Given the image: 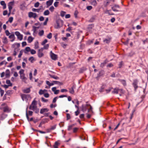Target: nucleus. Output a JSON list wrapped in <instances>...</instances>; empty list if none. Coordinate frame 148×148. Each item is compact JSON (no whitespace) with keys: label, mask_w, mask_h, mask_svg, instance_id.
Listing matches in <instances>:
<instances>
[{"label":"nucleus","mask_w":148,"mask_h":148,"mask_svg":"<svg viewBox=\"0 0 148 148\" xmlns=\"http://www.w3.org/2000/svg\"><path fill=\"white\" fill-rule=\"evenodd\" d=\"M1 4L3 6V9H5L6 8V4L5 3V2L4 1H1L0 2Z\"/></svg>","instance_id":"14"},{"label":"nucleus","mask_w":148,"mask_h":148,"mask_svg":"<svg viewBox=\"0 0 148 148\" xmlns=\"http://www.w3.org/2000/svg\"><path fill=\"white\" fill-rule=\"evenodd\" d=\"M119 80L124 86L126 85V81L125 80L120 79Z\"/></svg>","instance_id":"23"},{"label":"nucleus","mask_w":148,"mask_h":148,"mask_svg":"<svg viewBox=\"0 0 148 148\" xmlns=\"http://www.w3.org/2000/svg\"><path fill=\"white\" fill-rule=\"evenodd\" d=\"M20 77L22 79L23 81H25L26 79V78L24 74L20 75Z\"/></svg>","instance_id":"29"},{"label":"nucleus","mask_w":148,"mask_h":148,"mask_svg":"<svg viewBox=\"0 0 148 148\" xmlns=\"http://www.w3.org/2000/svg\"><path fill=\"white\" fill-rule=\"evenodd\" d=\"M0 92L1 94V96H2L4 93V91L2 90L1 89V88H0Z\"/></svg>","instance_id":"40"},{"label":"nucleus","mask_w":148,"mask_h":148,"mask_svg":"<svg viewBox=\"0 0 148 148\" xmlns=\"http://www.w3.org/2000/svg\"><path fill=\"white\" fill-rule=\"evenodd\" d=\"M49 75L51 78H53L55 79H59V78L57 76H56L54 75H52L51 74H49Z\"/></svg>","instance_id":"19"},{"label":"nucleus","mask_w":148,"mask_h":148,"mask_svg":"<svg viewBox=\"0 0 148 148\" xmlns=\"http://www.w3.org/2000/svg\"><path fill=\"white\" fill-rule=\"evenodd\" d=\"M53 1V0H49L47 1L46 4L47 6H49L52 5Z\"/></svg>","instance_id":"16"},{"label":"nucleus","mask_w":148,"mask_h":148,"mask_svg":"<svg viewBox=\"0 0 148 148\" xmlns=\"http://www.w3.org/2000/svg\"><path fill=\"white\" fill-rule=\"evenodd\" d=\"M49 12L48 10L45 11L44 12V14L45 16L49 15Z\"/></svg>","instance_id":"34"},{"label":"nucleus","mask_w":148,"mask_h":148,"mask_svg":"<svg viewBox=\"0 0 148 148\" xmlns=\"http://www.w3.org/2000/svg\"><path fill=\"white\" fill-rule=\"evenodd\" d=\"M123 65V62L122 61L119 64V68H120Z\"/></svg>","instance_id":"57"},{"label":"nucleus","mask_w":148,"mask_h":148,"mask_svg":"<svg viewBox=\"0 0 148 148\" xmlns=\"http://www.w3.org/2000/svg\"><path fill=\"white\" fill-rule=\"evenodd\" d=\"M138 81L136 79H135L133 80L132 85L134 88V90L135 91H136L137 88L138 87Z\"/></svg>","instance_id":"3"},{"label":"nucleus","mask_w":148,"mask_h":148,"mask_svg":"<svg viewBox=\"0 0 148 148\" xmlns=\"http://www.w3.org/2000/svg\"><path fill=\"white\" fill-rule=\"evenodd\" d=\"M59 143L58 142H55L53 146L54 148H58V147L59 145Z\"/></svg>","instance_id":"24"},{"label":"nucleus","mask_w":148,"mask_h":148,"mask_svg":"<svg viewBox=\"0 0 148 148\" xmlns=\"http://www.w3.org/2000/svg\"><path fill=\"white\" fill-rule=\"evenodd\" d=\"M3 111L4 112H9L8 107H5L3 108Z\"/></svg>","instance_id":"25"},{"label":"nucleus","mask_w":148,"mask_h":148,"mask_svg":"<svg viewBox=\"0 0 148 148\" xmlns=\"http://www.w3.org/2000/svg\"><path fill=\"white\" fill-rule=\"evenodd\" d=\"M12 93V90H8L6 92V95H9Z\"/></svg>","instance_id":"37"},{"label":"nucleus","mask_w":148,"mask_h":148,"mask_svg":"<svg viewBox=\"0 0 148 148\" xmlns=\"http://www.w3.org/2000/svg\"><path fill=\"white\" fill-rule=\"evenodd\" d=\"M56 25L55 26V28L56 29H58L60 28V26L59 23L57 21L56 22Z\"/></svg>","instance_id":"31"},{"label":"nucleus","mask_w":148,"mask_h":148,"mask_svg":"<svg viewBox=\"0 0 148 148\" xmlns=\"http://www.w3.org/2000/svg\"><path fill=\"white\" fill-rule=\"evenodd\" d=\"M6 83L8 84L10 86H11L12 85V84L10 82V81L9 80H7L6 81Z\"/></svg>","instance_id":"27"},{"label":"nucleus","mask_w":148,"mask_h":148,"mask_svg":"<svg viewBox=\"0 0 148 148\" xmlns=\"http://www.w3.org/2000/svg\"><path fill=\"white\" fill-rule=\"evenodd\" d=\"M66 118L67 120H68L70 119L71 116L69 114L67 113L66 114Z\"/></svg>","instance_id":"54"},{"label":"nucleus","mask_w":148,"mask_h":148,"mask_svg":"<svg viewBox=\"0 0 148 148\" xmlns=\"http://www.w3.org/2000/svg\"><path fill=\"white\" fill-rule=\"evenodd\" d=\"M92 7L91 6H88L86 7V9L88 10H90L92 9Z\"/></svg>","instance_id":"56"},{"label":"nucleus","mask_w":148,"mask_h":148,"mask_svg":"<svg viewBox=\"0 0 148 148\" xmlns=\"http://www.w3.org/2000/svg\"><path fill=\"white\" fill-rule=\"evenodd\" d=\"M7 63V62H5V61H3L2 62H1L0 63V66H1L4 64H6Z\"/></svg>","instance_id":"60"},{"label":"nucleus","mask_w":148,"mask_h":148,"mask_svg":"<svg viewBox=\"0 0 148 148\" xmlns=\"http://www.w3.org/2000/svg\"><path fill=\"white\" fill-rule=\"evenodd\" d=\"M29 96V95L24 94H21V98L23 101H24L25 99H26Z\"/></svg>","instance_id":"9"},{"label":"nucleus","mask_w":148,"mask_h":148,"mask_svg":"<svg viewBox=\"0 0 148 148\" xmlns=\"http://www.w3.org/2000/svg\"><path fill=\"white\" fill-rule=\"evenodd\" d=\"M5 76L6 77H9L10 76V72L9 69H7L5 71Z\"/></svg>","instance_id":"11"},{"label":"nucleus","mask_w":148,"mask_h":148,"mask_svg":"<svg viewBox=\"0 0 148 148\" xmlns=\"http://www.w3.org/2000/svg\"><path fill=\"white\" fill-rule=\"evenodd\" d=\"M120 125V122L119 123H118V124L115 127L114 129V131H115L119 127Z\"/></svg>","instance_id":"53"},{"label":"nucleus","mask_w":148,"mask_h":148,"mask_svg":"<svg viewBox=\"0 0 148 148\" xmlns=\"http://www.w3.org/2000/svg\"><path fill=\"white\" fill-rule=\"evenodd\" d=\"M36 113H38L39 112V109L37 108L33 110Z\"/></svg>","instance_id":"49"},{"label":"nucleus","mask_w":148,"mask_h":148,"mask_svg":"<svg viewBox=\"0 0 148 148\" xmlns=\"http://www.w3.org/2000/svg\"><path fill=\"white\" fill-rule=\"evenodd\" d=\"M39 47L38 42H35L34 44V48L36 49Z\"/></svg>","instance_id":"33"},{"label":"nucleus","mask_w":148,"mask_h":148,"mask_svg":"<svg viewBox=\"0 0 148 148\" xmlns=\"http://www.w3.org/2000/svg\"><path fill=\"white\" fill-rule=\"evenodd\" d=\"M50 55L52 59L56 60L57 59V55L53 53L52 51L50 52Z\"/></svg>","instance_id":"7"},{"label":"nucleus","mask_w":148,"mask_h":148,"mask_svg":"<svg viewBox=\"0 0 148 148\" xmlns=\"http://www.w3.org/2000/svg\"><path fill=\"white\" fill-rule=\"evenodd\" d=\"M104 74V71L103 70H101L99 71V73L97 75V76L96 77V78L98 80V78L99 77L103 75Z\"/></svg>","instance_id":"8"},{"label":"nucleus","mask_w":148,"mask_h":148,"mask_svg":"<svg viewBox=\"0 0 148 148\" xmlns=\"http://www.w3.org/2000/svg\"><path fill=\"white\" fill-rule=\"evenodd\" d=\"M48 111H49V109L47 108H43V109H42L40 110V112L41 114H42L45 112H48Z\"/></svg>","instance_id":"12"},{"label":"nucleus","mask_w":148,"mask_h":148,"mask_svg":"<svg viewBox=\"0 0 148 148\" xmlns=\"http://www.w3.org/2000/svg\"><path fill=\"white\" fill-rule=\"evenodd\" d=\"M78 13V11L77 10H76L74 12V15L75 17L76 18H77V15Z\"/></svg>","instance_id":"45"},{"label":"nucleus","mask_w":148,"mask_h":148,"mask_svg":"<svg viewBox=\"0 0 148 148\" xmlns=\"http://www.w3.org/2000/svg\"><path fill=\"white\" fill-rule=\"evenodd\" d=\"M39 5V3L38 2H37L35 3L34 4V7H38Z\"/></svg>","instance_id":"63"},{"label":"nucleus","mask_w":148,"mask_h":148,"mask_svg":"<svg viewBox=\"0 0 148 148\" xmlns=\"http://www.w3.org/2000/svg\"><path fill=\"white\" fill-rule=\"evenodd\" d=\"M38 57L40 58L43 57L44 54L42 53V52L38 51Z\"/></svg>","instance_id":"13"},{"label":"nucleus","mask_w":148,"mask_h":148,"mask_svg":"<svg viewBox=\"0 0 148 148\" xmlns=\"http://www.w3.org/2000/svg\"><path fill=\"white\" fill-rule=\"evenodd\" d=\"M90 106V108L88 109V112L90 114L93 113L92 108V106L89 104H86L85 105H82V110L83 112L86 111L87 109V107Z\"/></svg>","instance_id":"1"},{"label":"nucleus","mask_w":148,"mask_h":148,"mask_svg":"<svg viewBox=\"0 0 148 148\" xmlns=\"http://www.w3.org/2000/svg\"><path fill=\"white\" fill-rule=\"evenodd\" d=\"M24 70L23 69H21L19 72V73L20 74V75H21L23 74H24Z\"/></svg>","instance_id":"46"},{"label":"nucleus","mask_w":148,"mask_h":148,"mask_svg":"<svg viewBox=\"0 0 148 148\" xmlns=\"http://www.w3.org/2000/svg\"><path fill=\"white\" fill-rule=\"evenodd\" d=\"M38 28H39V27H35L34 26H33V31L35 33L36 32V29L37 28L38 29Z\"/></svg>","instance_id":"39"},{"label":"nucleus","mask_w":148,"mask_h":148,"mask_svg":"<svg viewBox=\"0 0 148 148\" xmlns=\"http://www.w3.org/2000/svg\"><path fill=\"white\" fill-rule=\"evenodd\" d=\"M30 88H27L26 89H25L23 90V92L24 93H28L30 92Z\"/></svg>","instance_id":"15"},{"label":"nucleus","mask_w":148,"mask_h":148,"mask_svg":"<svg viewBox=\"0 0 148 148\" xmlns=\"http://www.w3.org/2000/svg\"><path fill=\"white\" fill-rule=\"evenodd\" d=\"M15 34L17 37L20 40H22L23 38V36L20 34L18 32L16 31L15 33Z\"/></svg>","instance_id":"5"},{"label":"nucleus","mask_w":148,"mask_h":148,"mask_svg":"<svg viewBox=\"0 0 148 148\" xmlns=\"http://www.w3.org/2000/svg\"><path fill=\"white\" fill-rule=\"evenodd\" d=\"M34 59V58L33 57H31L29 58V60L32 63Z\"/></svg>","instance_id":"47"},{"label":"nucleus","mask_w":148,"mask_h":148,"mask_svg":"<svg viewBox=\"0 0 148 148\" xmlns=\"http://www.w3.org/2000/svg\"><path fill=\"white\" fill-rule=\"evenodd\" d=\"M14 4V1L10 2L8 4V6H13Z\"/></svg>","instance_id":"36"},{"label":"nucleus","mask_w":148,"mask_h":148,"mask_svg":"<svg viewBox=\"0 0 148 148\" xmlns=\"http://www.w3.org/2000/svg\"><path fill=\"white\" fill-rule=\"evenodd\" d=\"M119 92H120L121 93H123L122 89L116 88H114V90L112 92V93L114 94H117Z\"/></svg>","instance_id":"4"},{"label":"nucleus","mask_w":148,"mask_h":148,"mask_svg":"<svg viewBox=\"0 0 148 148\" xmlns=\"http://www.w3.org/2000/svg\"><path fill=\"white\" fill-rule=\"evenodd\" d=\"M49 47V45L48 44L45 45L43 47V48L45 49H48Z\"/></svg>","instance_id":"51"},{"label":"nucleus","mask_w":148,"mask_h":148,"mask_svg":"<svg viewBox=\"0 0 148 148\" xmlns=\"http://www.w3.org/2000/svg\"><path fill=\"white\" fill-rule=\"evenodd\" d=\"M36 102V101L34 100L32 101V104L30 105L29 107V109L30 110H33L37 108Z\"/></svg>","instance_id":"2"},{"label":"nucleus","mask_w":148,"mask_h":148,"mask_svg":"<svg viewBox=\"0 0 148 148\" xmlns=\"http://www.w3.org/2000/svg\"><path fill=\"white\" fill-rule=\"evenodd\" d=\"M30 52L31 54H35L36 53V51L35 50L33 49L31 50Z\"/></svg>","instance_id":"44"},{"label":"nucleus","mask_w":148,"mask_h":148,"mask_svg":"<svg viewBox=\"0 0 148 148\" xmlns=\"http://www.w3.org/2000/svg\"><path fill=\"white\" fill-rule=\"evenodd\" d=\"M44 93V91L41 89L40 90L39 92V93L40 95L43 94Z\"/></svg>","instance_id":"62"},{"label":"nucleus","mask_w":148,"mask_h":148,"mask_svg":"<svg viewBox=\"0 0 148 148\" xmlns=\"http://www.w3.org/2000/svg\"><path fill=\"white\" fill-rule=\"evenodd\" d=\"M110 40L111 38H109L108 39H104L103 40V42L106 43H109L110 42Z\"/></svg>","instance_id":"21"},{"label":"nucleus","mask_w":148,"mask_h":148,"mask_svg":"<svg viewBox=\"0 0 148 148\" xmlns=\"http://www.w3.org/2000/svg\"><path fill=\"white\" fill-rule=\"evenodd\" d=\"M76 124L75 123V124H72V125H69V126L68 127V131H70V130H71V129H72L73 127L74 126H75V125Z\"/></svg>","instance_id":"20"},{"label":"nucleus","mask_w":148,"mask_h":148,"mask_svg":"<svg viewBox=\"0 0 148 148\" xmlns=\"http://www.w3.org/2000/svg\"><path fill=\"white\" fill-rule=\"evenodd\" d=\"M47 42V40L46 39H45L42 43V45H44Z\"/></svg>","instance_id":"50"},{"label":"nucleus","mask_w":148,"mask_h":148,"mask_svg":"<svg viewBox=\"0 0 148 148\" xmlns=\"http://www.w3.org/2000/svg\"><path fill=\"white\" fill-rule=\"evenodd\" d=\"M13 19V18L12 17H10L9 18L8 21L10 23H12V22Z\"/></svg>","instance_id":"42"},{"label":"nucleus","mask_w":148,"mask_h":148,"mask_svg":"<svg viewBox=\"0 0 148 148\" xmlns=\"http://www.w3.org/2000/svg\"><path fill=\"white\" fill-rule=\"evenodd\" d=\"M56 125H55L53 126H51V129L52 130H55L56 127Z\"/></svg>","instance_id":"43"},{"label":"nucleus","mask_w":148,"mask_h":148,"mask_svg":"<svg viewBox=\"0 0 148 148\" xmlns=\"http://www.w3.org/2000/svg\"><path fill=\"white\" fill-rule=\"evenodd\" d=\"M108 61L107 59H106L103 62L101 63V66L103 67L108 62Z\"/></svg>","instance_id":"22"},{"label":"nucleus","mask_w":148,"mask_h":148,"mask_svg":"<svg viewBox=\"0 0 148 148\" xmlns=\"http://www.w3.org/2000/svg\"><path fill=\"white\" fill-rule=\"evenodd\" d=\"M54 8L53 6H51L49 9V10L52 12L54 11Z\"/></svg>","instance_id":"59"},{"label":"nucleus","mask_w":148,"mask_h":148,"mask_svg":"<svg viewBox=\"0 0 148 148\" xmlns=\"http://www.w3.org/2000/svg\"><path fill=\"white\" fill-rule=\"evenodd\" d=\"M1 86H2L5 89L8 88V87L10 86L8 85H6L5 84L4 85H2Z\"/></svg>","instance_id":"58"},{"label":"nucleus","mask_w":148,"mask_h":148,"mask_svg":"<svg viewBox=\"0 0 148 148\" xmlns=\"http://www.w3.org/2000/svg\"><path fill=\"white\" fill-rule=\"evenodd\" d=\"M44 33V31L43 30H42L39 32V35L40 36H42Z\"/></svg>","instance_id":"38"},{"label":"nucleus","mask_w":148,"mask_h":148,"mask_svg":"<svg viewBox=\"0 0 148 148\" xmlns=\"http://www.w3.org/2000/svg\"><path fill=\"white\" fill-rule=\"evenodd\" d=\"M3 43L4 44H6L8 43V40L7 38L6 37H4L3 38Z\"/></svg>","instance_id":"28"},{"label":"nucleus","mask_w":148,"mask_h":148,"mask_svg":"<svg viewBox=\"0 0 148 148\" xmlns=\"http://www.w3.org/2000/svg\"><path fill=\"white\" fill-rule=\"evenodd\" d=\"M66 13V12H64L63 11H62L60 14V16L62 17H64V16L65 14Z\"/></svg>","instance_id":"48"},{"label":"nucleus","mask_w":148,"mask_h":148,"mask_svg":"<svg viewBox=\"0 0 148 148\" xmlns=\"http://www.w3.org/2000/svg\"><path fill=\"white\" fill-rule=\"evenodd\" d=\"M9 38L10 39H12L10 41L12 42H13L15 39V36L14 34H11L9 36Z\"/></svg>","instance_id":"18"},{"label":"nucleus","mask_w":148,"mask_h":148,"mask_svg":"<svg viewBox=\"0 0 148 148\" xmlns=\"http://www.w3.org/2000/svg\"><path fill=\"white\" fill-rule=\"evenodd\" d=\"M28 16L29 18L33 17L35 18L37 16V15L35 13H34L32 12H30L28 13Z\"/></svg>","instance_id":"6"},{"label":"nucleus","mask_w":148,"mask_h":148,"mask_svg":"<svg viewBox=\"0 0 148 148\" xmlns=\"http://www.w3.org/2000/svg\"><path fill=\"white\" fill-rule=\"evenodd\" d=\"M22 54H23V51H22V50H21L20 51L19 54V55H18V57L19 58H20L21 57L22 55Z\"/></svg>","instance_id":"55"},{"label":"nucleus","mask_w":148,"mask_h":148,"mask_svg":"<svg viewBox=\"0 0 148 148\" xmlns=\"http://www.w3.org/2000/svg\"><path fill=\"white\" fill-rule=\"evenodd\" d=\"M52 37V35L51 33H49L48 35H47V37L49 39H51V38Z\"/></svg>","instance_id":"41"},{"label":"nucleus","mask_w":148,"mask_h":148,"mask_svg":"<svg viewBox=\"0 0 148 148\" xmlns=\"http://www.w3.org/2000/svg\"><path fill=\"white\" fill-rule=\"evenodd\" d=\"M91 4L96 6L97 5V2L96 0H92V1L91 2Z\"/></svg>","instance_id":"35"},{"label":"nucleus","mask_w":148,"mask_h":148,"mask_svg":"<svg viewBox=\"0 0 148 148\" xmlns=\"http://www.w3.org/2000/svg\"><path fill=\"white\" fill-rule=\"evenodd\" d=\"M52 82L54 83V84H58L59 85H62V83L57 81H53Z\"/></svg>","instance_id":"32"},{"label":"nucleus","mask_w":148,"mask_h":148,"mask_svg":"<svg viewBox=\"0 0 148 148\" xmlns=\"http://www.w3.org/2000/svg\"><path fill=\"white\" fill-rule=\"evenodd\" d=\"M75 86H73L71 88H69V92L72 94H74V88H75Z\"/></svg>","instance_id":"10"},{"label":"nucleus","mask_w":148,"mask_h":148,"mask_svg":"<svg viewBox=\"0 0 148 148\" xmlns=\"http://www.w3.org/2000/svg\"><path fill=\"white\" fill-rule=\"evenodd\" d=\"M31 49L29 47H27L25 48V50H24V53L27 54V52L30 51Z\"/></svg>","instance_id":"17"},{"label":"nucleus","mask_w":148,"mask_h":148,"mask_svg":"<svg viewBox=\"0 0 148 148\" xmlns=\"http://www.w3.org/2000/svg\"><path fill=\"white\" fill-rule=\"evenodd\" d=\"M110 10H107L105 12L106 14H108L109 15H113L114 14L112 13H110Z\"/></svg>","instance_id":"26"},{"label":"nucleus","mask_w":148,"mask_h":148,"mask_svg":"<svg viewBox=\"0 0 148 148\" xmlns=\"http://www.w3.org/2000/svg\"><path fill=\"white\" fill-rule=\"evenodd\" d=\"M5 33L6 34V35L7 36H8L10 34V33L9 32V31L8 30H6L5 31Z\"/></svg>","instance_id":"64"},{"label":"nucleus","mask_w":148,"mask_h":148,"mask_svg":"<svg viewBox=\"0 0 148 148\" xmlns=\"http://www.w3.org/2000/svg\"><path fill=\"white\" fill-rule=\"evenodd\" d=\"M58 3H59L58 2V1L55 2L54 3V6L55 7H57L58 6Z\"/></svg>","instance_id":"61"},{"label":"nucleus","mask_w":148,"mask_h":148,"mask_svg":"<svg viewBox=\"0 0 148 148\" xmlns=\"http://www.w3.org/2000/svg\"><path fill=\"white\" fill-rule=\"evenodd\" d=\"M79 129V128L77 127H75L73 129V132L76 133Z\"/></svg>","instance_id":"52"},{"label":"nucleus","mask_w":148,"mask_h":148,"mask_svg":"<svg viewBox=\"0 0 148 148\" xmlns=\"http://www.w3.org/2000/svg\"><path fill=\"white\" fill-rule=\"evenodd\" d=\"M33 40V38L31 36H29L27 40L29 43H31Z\"/></svg>","instance_id":"30"}]
</instances>
